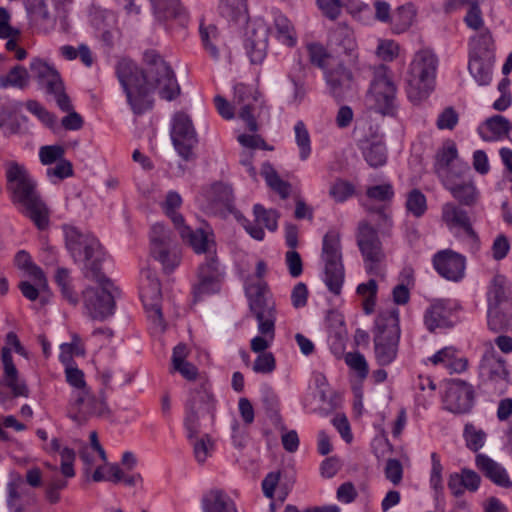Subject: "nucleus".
Segmentation results:
<instances>
[{
  "label": "nucleus",
  "instance_id": "34",
  "mask_svg": "<svg viewBox=\"0 0 512 512\" xmlns=\"http://www.w3.org/2000/svg\"><path fill=\"white\" fill-rule=\"evenodd\" d=\"M181 95V87L178 83L173 68L162 60V99L174 101Z\"/></svg>",
  "mask_w": 512,
  "mask_h": 512
},
{
  "label": "nucleus",
  "instance_id": "21",
  "mask_svg": "<svg viewBox=\"0 0 512 512\" xmlns=\"http://www.w3.org/2000/svg\"><path fill=\"white\" fill-rule=\"evenodd\" d=\"M253 214L255 223L250 222L248 219L244 220L243 226L246 232L255 240L262 241L265 237V232L262 226L266 227L269 231L275 232L278 228L279 213L274 209H266L261 204L253 206Z\"/></svg>",
  "mask_w": 512,
  "mask_h": 512
},
{
  "label": "nucleus",
  "instance_id": "36",
  "mask_svg": "<svg viewBox=\"0 0 512 512\" xmlns=\"http://www.w3.org/2000/svg\"><path fill=\"white\" fill-rule=\"evenodd\" d=\"M42 482H9L8 484V503L16 507L21 501L29 500L32 497V491L40 487Z\"/></svg>",
  "mask_w": 512,
  "mask_h": 512
},
{
  "label": "nucleus",
  "instance_id": "15",
  "mask_svg": "<svg viewBox=\"0 0 512 512\" xmlns=\"http://www.w3.org/2000/svg\"><path fill=\"white\" fill-rule=\"evenodd\" d=\"M474 387L462 379H450L443 396L444 409L454 414H467L474 405Z\"/></svg>",
  "mask_w": 512,
  "mask_h": 512
},
{
  "label": "nucleus",
  "instance_id": "1",
  "mask_svg": "<svg viewBox=\"0 0 512 512\" xmlns=\"http://www.w3.org/2000/svg\"><path fill=\"white\" fill-rule=\"evenodd\" d=\"M7 189L12 201L22 205L25 214L38 229L44 230L49 224V210L36 191V185L24 166L17 162L6 163Z\"/></svg>",
  "mask_w": 512,
  "mask_h": 512
},
{
  "label": "nucleus",
  "instance_id": "59",
  "mask_svg": "<svg viewBox=\"0 0 512 512\" xmlns=\"http://www.w3.org/2000/svg\"><path fill=\"white\" fill-rule=\"evenodd\" d=\"M10 14L6 8L0 7V38H18L20 30L10 25Z\"/></svg>",
  "mask_w": 512,
  "mask_h": 512
},
{
  "label": "nucleus",
  "instance_id": "43",
  "mask_svg": "<svg viewBox=\"0 0 512 512\" xmlns=\"http://www.w3.org/2000/svg\"><path fill=\"white\" fill-rule=\"evenodd\" d=\"M295 141L299 149V158L306 161L312 152L311 139L308 129L303 121L299 120L294 125Z\"/></svg>",
  "mask_w": 512,
  "mask_h": 512
},
{
  "label": "nucleus",
  "instance_id": "32",
  "mask_svg": "<svg viewBox=\"0 0 512 512\" xmlns=\"http://www.w3.org/2000/svg\"><path fill=\"white\" fill-rule=\"evenodd\" d=\"M204 512H237L233 500L221 490H210L203 495Z\"/></svg>",
  "mask_w": 512,
  "mask_h": 512
},
{
  "label": "nucleus",
  "instance_id": "47",
  "mask_svg": "<svg viewBox=\"0 0 512 512\" xmlns=\"http://www.w3.org/2000/svg\"><path fill=\"white\" fill-rule=\"evenodd\" d=\"M4 383L12 390L14 396H27L28 388L24 382L19 381L15 365L4 367Z\"/></svg>",
  "mask_w": 512,
  "mask_h": 512
},
{
  "label": "nucleus",
  "instance_id": "40",
  "mask_svg": "<svg viewBox=\"0 0 512 512\" xmlns=\"http://www.w3.org/2000/svg\"><path fill=\"white\" fill-rule=\"evenodd\" d=\"M173 369L175 371L179 372L181 374V376L183 378H185L187 381H196V380L199 381V388L195 389V391L193 392L192 398H191L189 406L187 408L192 406L195 397H197V394L203 390L202 385L204 383H206L209 393L212 394L211 386H210L208 380L204 376H201L199 374L198 368L194 364H192L190 362H184V363L174 367Z\"/></svg>",
  "mask_w": 512,
  "mask_h": 512
},
{
  "label": "nucleus",
  "instance_id": "35",
  "mask_svg": "<svg viewBox=\"0 0 512 512\" xmlns=\"http://www.w3.org/2000/svg\"><path fill=\"white\" fill-rule=\"evenodd\" d=\"M261 175L265 179L267 185L273 191L278 193L282 199L288 198L291 191V185L279 177L277 171L269 162L262 164Z\"/></svg>",
  "mask_w": 512,
  "mask_h": 512
},
{
  "label": "nucleus",
  "instance_id": "46",
  "mask_svg": "<svg viewBox=\"0 0 512 512\" xmlns=\"http://www.w3.org/2000/svg\"><path fill=\"white\" fill-rule=\"evenodd\" d=\"M28 79L27 70L22 66H16L7 75L0 76V86L3 88L15 86L22 89L27 86Z\"/></svg>",
  "mask_w": 512,
  "mask_h": 512
},
{
  "label": "nucleus",
  "instance_id": "28",
  "mask_svg": "<svg viewBox=\"0 0 512 512\" xmlns=\"http://www.w3.org/2000/svg\"><path fill=\"white\" fill-rule=\"evenodd\" d=\"M207 209L213 214L231 211L233 208V191L230 185L215 183L208 192Z\"/></svg>",
  "mask_w": 512,
  "mask_h": 512
},
{
  "label": "nucleus",
  "instance_id": "5",
  "mask_svg": "<svg viewBox=\"0 0 512 512\" xmlns=\"http://www.w3.org/2000/svg\"><path fill=\"white\" fill-rule=\"evenodd\" d=\"M400 336L399 309L381 311L375 320L374 333V353L380 366H387L396 359Z\"/></svg>",
  "mask_w": 512,
  "mask_h": 512
},
{
  "label": "nucleus",
  "instance_id": "48",
  "mask_svg": "<svg viewBox=\"0 0 512 512\" xmlns=\"http://www.w3.org/2000/svg\"><path fill=\"white\" fill-rule=\"evenodd\" d=\"M366 196L371 200L389 206L395 196V192L391 183H384L368 187Z\"/></svg>",
  "mask_w": 512,
  "mask_h": 512
},
{
  "label": "nucleus",
  "instance_id": "31",
  "mask_svg": "<svg viewBox=\"0 0 512 512\" xmlns=\"http://www.w3.org/2000/svg\"><path fill=\"white\" fill-rule=\"evenodd\" d=\"M470 57L494 59L495 43L491 31L482 29L469 39Z\"/></svg>",
  "mask_w": 512,
  "mask_h": 512
},
{
  "label": "nucleus",
  "instance_id": "33",
  "mask_svg": "<svg viewBox=\"0 0 512 512\" xmlns=\"http://www.w3.org/2000/svg\"><path fill=\"white\" fill-rule=\"evenodd\" d=\"M511 129L510 122L502 115L488 118L478 127L481 138L485 141H493L506 135Z\"/></svg>",
  "mask_w": 512,
  "mask_h": 512
},
{
  "label": "nucleus",
  "instance_id": "44",
  "mask_svg": "<svg viewBox=\"0 0 512 512\" xmlns=\"http://www.w3.org/2000/svg\"><path fill=\"white\" fill-rule=\"evenodd\" d=\"M405 207L414 217H422L428 208L426 196L419 189H412L407 195Z\"/></svg>",
  "mask_w": 512,
  "mask_h": 512
},
{
  "label": "nucleus",
  "instance_id": "29",
  "mask_svg": "<svg viewBox=\"0 0 512 512\" xmlns=\"http://www.w3.org/2000/svg\"><path fill=\"white\" fill-rule=\"evenodd\" d=\"M183 200L180 194L176 191H169L164 201L162 202V211L167 218L173 223L174 228L180 235H184L187 232V225L185 219L180 212L182 208Z\"/></svg>",
  "mask_w": 512,
  "mask_h": 512
},
{
  "label": "nucleus",
  "instance_id": "50",
  "mask_svg": "<svg viewBox=\"0 0 512 512\" xmlns=\"http://www.w3.org/2000/svg\"><path fill=\"white\" fill-rule=\"evenodd\" d=\"M413 20L414 13L410 7L402 6L398 8L392 18L394 32L397 34L405 32L412 25Z\"/></svg>",
  "mask_w": 512,
  "mask_h": 512
},
{
  "label": "nucleus",
  "instance_id": "24",
  "mask_svg": "<svg viewBox=\"0 0 512 512\" xmlns=\"http://www.w3.org/2000/svg\"><path fill=\"white\" fill-rule=\"evenodd\" d=\"M508 375L504 359L496 356L494 351L483 355L479 364V376L484 383H504Z\"/></svg>",
  "mask_w": 512,
  "mask_h": 512
},
{
  "label": "nucleus",
  "instance_id": "9",
  "mask_svg": "<svg viewBox=\"0 0 512 512\" xmlns=\"http://www.w3.org/2000/svg\"><path fill=\"white\" fill-rule=\"evenodd\" d=\"M86 276L94 280L98 287H88L83 291L85 307L93 319L103 320L114 312L113 284L100 272V265L96 262L91 263L90 274Z\"/></svg>",
  "mask_w": 512,
  "mask_h": 512
},
{
  "label": "nucleus",
  "instance_id": "12",
  "mask_svg": "<svg viewBox=\"0 0 512 512\" xmlns=\"http://www.w3.org/2000/svg\"><path fill=\"white\" fill-rule=\"evenodd\" d=\"M356 241L363 257L366 272L377 275L379 273V264L385 258L382 242L377 230L367 221L359 222Z\"/></svg>",
  "mask_w": 512,
  "mask_h": 512
},
{
  "label": "nucleus",
  "instance_id": "60",
  "mask_svg": "<svg viewBox=\"0 0 512 512\" xmlns=\"http://www.w3.org/2000/svg\"><path fill=\"white\" fill-rule=\"evenodd\" d=\"M459 116L452 107L445 108L438 116L436 126L440 130H452L457 125Z\"/></svg>",
  "mask_w": 512,
  "mask_h": 512
},
{
  "label": "nucleus",
  "instance_id": "26",
  "mask_svg": "<svg viewBox=\"0 0 512 512\" xmlns=\"http://www.w3.org/2000/svg\"><path fill=\"white\" fill-rule=\"evenodd\" d=\"M189 17L180 0H162V26L168 32L184 28Z\"/></svg>",
  "mask_w": 512,
  "mask_h": 512
},
{
  "label": "nucleus",
  "instance_id": "19",
  "mask_svg": "<svg viewBox=\"0 0 512 512\" xmlns=\"http://www.w3.org/2000/svg\"><path fill=\"white\" fill-rule=\"evenodd\" d=\"M72 409L73 411L70 413V418L79 425L85 424L94 417H103L108 414L106 403L91 394L89 390L78 391Z\"/></svg>",
  "mask_w": 512,
  "mask_h": 512
},
{
  "label": "nucleus",
  "instance_id": "11",
  "mask_svg": "<svg viewBox=\"0 0 512 512\" xmlns=\"http://www.w3.org/2000/svg\"><path fill=\"white\" fill-rule=\"evenodd\" d=\"M369 93L378 112L390 116L396 113L397 88L392 80V72L386 65L380 64L374 67Z\"/></svg>",
  "mask_w": 512,
  "mask_h": 512
},
{
  "label": "nucleus",
  "instance_id": "56",
  "mask_svg": "<svg viewBox=\"0 0 512 512\" xmlns=\"http://www.w3.org/2000/svg\"><path fill=\"white\" fill-rule=\"evenodd\" d=\"M316 4L321 13L329 20L335 21L341 15L343 7L341 0H316Z\"/></svg>",
  "mask_w": 512,
  "mask_h": 512
},
{
  "label": "nucleus",
  "instance_id": "39",
  "mask_svg": "<svg viewBox=\"0 0 512 512\" xmlns=\"http://www.w3.org/2000/svg\"><path fill=\"white\" fill-rule=\"evenodd\" d=\"M476 465L484 476L490 480H509L506 470L485 454L476 456Z\"/></svg>",
  "mask_w": 512,
  "mask_h": 512
},
{
  "label": "nucleus",
  "instance_id": "4",
  "mask_svg": "<svg viewBox=\"0 0 512 512\" xmlns=\"http://www.w3.org/2000/svg\"><path fill=\"white\" fill-rule=\"evenodd\" d=\"M117 77L135 113H142L152 106L149 95L157 83V74L149 75L132 61L123 59L117 65Z\"/></svg>",
  "mask_w": 512,
  "mask_h": 512
},
{
  "label": "nucleus",
  "instance_id": "14",
  "mask_svg": "<svg viewBox=\"0 0 512 512\" xmlns=\"http://www.w3.org/2000/svg\"><path fill=\"white\" fill-rule=\"evenodd\" d=\"M64 231L67 249L76 262L85 264L88 270L87 274H90L91 263L96 262L99 265L96 258V253L100 247L98 240L91 234L83 233L74 226H66Z\"/></svg>",
  "mask_w": 512,
  "mask_h": 512
},
{
  "label": "nucleus",
  "instance_id": "6",
  "mask_svg": "<svg viewBox=\"0 0 512 512\" xmlns=\"http://www.w3.org/2000/svg\"><path fill=\"white\" fill-rule=\"evenodd\" d=\"M487 325L492 332L506 329L512 319V284L501 274L495 275L487 292Z\"/></svg>",
  "mask_w": 512,
  "mask_h": 512
},
{
  "label": "nucleus",
  "instance_id": "61",
  "mask_svg": "<svg viewBox=\"0 0 512 512\" xmlns=\"http://www.w3.org/2000/svg\"><path fill=\"white\" fill-rule=\"evenodd\" d=\"M346 364L357 371L362 377L368 374V364L363 354L359 352H349L345 355Z\"/></svg>",
  "mask_w": 512,
  "mask_h": 512
},
{
  "label": "nucleus",
  "instance_id": "13",
  "mask_svg": "<svg viewBox=\"0 0 512 512\" xmlns=\"http://www.w3.org/2000/svg\"><path fill=\"white\" fill-rule=\"evenodd\" d=\"M170 134L179 156L185 161L194 160L196 156L193 149L198 139L191 118L183 112L175 113L171 121Z\"/></svg>",
  "mask_w": 512,
  "mask_h": 512
},
{
  "label": "nucleus",
  "instance_id": "37",
  "mask_svg": "<svg viewBox=\"0 0 512 512\" xmlns=\"http://www.w3.org/2000/svg\"><path fill=\"white\" fill-rule=\"evenodd\" d=\"M494 59L470 57L468 68L471 75L480 85H487L492 79V64Z\"/></svg>",
  "mask_w": 512,
  "mask_h": 512
},
{
  "label": "nucleus",
  "instance_id": "53",
  "mask_svg": "<svg viewBox=\"0 0 512 512\" xmlns=\"http://www.w3.org/2000/svg\"><path fill=\"white\" fill-rule=\"evenodd\" d=\"M60 349V359L63 363H68L73 356H82L85 353L84 345L77 335L72 336L71 343L62 344Z\"/></svg>",
  "mask_w": 512,
  "mask_h": 512
},
{
  "label": "nucleus",
  "instance_id": "63",
  "mask_svg": "<svg viewBox=\"0 0 512 512\" xmlns=\"http://www.w3.org/2000/svg\"><path fill=\"white\" fill-rule=\"evenodd\" d=\"M285 263L289 274L293 278L299 277L303 272V262L296 250H288L285 254Z\"/></svg>",
  "mask_w": 512,
  "mask_h": 512
},
{
  "label": "nucleus",
  "instance_id": "52",
  "mask_svg": "<svg viewBox=\"0 0 512 512\" xmlns=\"http://www.w3.org/2000/svg\"><path fill=\"white\" fill-rule=\"evenodd\" d=\"M220 290V282L197 276V282L193 286V293L196 300L204 296L212 295Z\"/></svg>",
  "mask_w": 512,
  "mask_h": 512
},
{
  "label": "nucleus",
  "instance_id": "27",
  "mask_svg": "<svg viewBox=\"0 0 512 512\" xmlns=\"http://www.w3.org/2000/svg\"><path fill=\"white\" fill-rule=\"evenodd\" d=\"M330 44L337 54L356 57L357 43L353 30L345 24H339L330 35Z\"/></svg>",
  "mask_w": 512,
  "mask_h": 512
},
{
  "label": "nucleus",
  "instance_id": "17",
  "mask_svg": "<svg viewBox=\"0 0 512 512\" xmlns=\"http://www.w3.org/2000/svg\"><path fill=\"white\" fill-rule=\"evenodd\" d=\"M458 305L450 299H434L426 308L423 321L429 332L451 328L457 322Z\"/></svg>",
  "mask_w": 512,
  "mask_h": 512
},
{
  "label": "nucleus",
  "instance_id": "20",
  "mask_svg": "<svg viewBox=\"0 0 512 512\" xmlns=\"http://www.w3.org/2000/svg\"><path fill=\"white\" fill-rule=\"evenodd\" d=\"M433 266L441 277L458 282L465 275L466 259L463 255L446 249L433 256Z\"/></svg>",
  "mask_w": 512,
  "mask_h": 512
},
{
  "label": "nucleus",
  "instance_id": "8",
  "mask_svg": "<svg viewBox=\"0 0 512 512\" xmlns=\"http://www.w3.org/2000/svg\"><path fill=\"white\" fill-rule=\"evenodd\" d=\"M150 256L153 259L154 265L148 261L147 265L142 269L141 273L144 283L141 289V299L148 318L157 327L160 320V307L158 305L160 282L156 265L160 257V230L157 225L152 227L150 233Z\"/></svg>",
  "mask_w": 512,
  "mask_h": 512
},
{
  "label": "nucleus",
  "instance_id": "23",
  "mask_svg": "<svg viewBox=\"0 0 512 512\" xmlns=\"http://www.w3.org/2000/svg\"><path fill=\"white\" fill-rule=\"evenodd\" d=\"M325 80L329 93L336 99H342L354 84L351 70L341 63L325 71Z\"/></svg>",
  "mask_w": 512,
  "mask_h": 512
},
{
  "label": "nucleus",
  "instance_id": "64",
  "mask_svg": "<svg viewBox=\"0 0 512 512\" xmlns=\"http://www.w3.org/2000/svg\"><path fill=\"white\" fill-rule=\"evenodd\" d=\"M307 51L309 55L310 62L319 67L323 68L325 66L326 59L328 58V54L323 45L319 43H310L307 45Z\"/></svg>",
  "mask_w": 512,
  "mask_h": 512
},
{
  "label": "nucleus",
  "instance_id": "62",
  "mask_svg": "<svg viewBox=\"0 0 512 512\" xmlns=\"http://www.w3.org/2000/svg\"><path fill=\"white\" fill-rule=\"evenodd\" d=\"M64 148L59 145L43 146L40 149V160L44 165H50L63 158Z\"/></svg>",
  "mask_w": 512,
  "mask_h": 512
},
{
  "label": "nucleus",
  "instance_id": "45",
  "mask_svg": "<svg viewBox=\"0 0 512 512\" xmlns=\"http://www.w3.org/2000/svg\"><path fill=\"white\" fill-rule=\"evenodd\" d=\"M486 436V433L482 429L476 428V426L471 423H467L464 426L463 437L466 446L473 452H477L484 446Z\"/></svg>",
  "mask_w": 512,
  "mask_h": 512
},
{
  "label": "nucleus",
  "instance_id": "38",
  "mask_svg": "<svg viewBox=\"0 0 512 512\" xmlns=\"http://www.w3.org/2000/svg\"><path fill=\"white\" fill-rule=\"evenodd\" d=\"M166 235L162 229V273H172L181 262V249L176 243L164 244Z\"/></svg>",
  "mask_w": 512,
  "mask_h": 512
},
{
  "label": "nucleus",
  "instance_id": "16",
  "mask_svg": "<svg viewBox=\"0 0 512 512\" xmlns=\"http://www.w3.org/2000/svg\"><path fill=\"white\" fill-rule=\"evenodd\" d=\"M433 168L441 184L452 177H463L469 171V166L466 163L458 161V149L452 140H447L438 149Z\"/></svg>",
  "mask_w": 512,
  "mask_h": 512
},
{
  "label": "nucleus",
  "instance_id": "22",
  "mask_svg": "<svg viewBox=\"0 0 512 512\" xmlns=\"http://www.w3.org/2000/svg\"><path fill=\"white\" fill-rule=\"evenodd\" d=\"M268 32L269 29L264 23H255L248 27L244 46L254 64L260 63L266 55Z\"/></svg>",
  "mask_w": 512,
  "mask_h": 512
},
{
  "label": "nucleus",
  "instance_id": "3",
  "mask_svg": "<svg viewBox=\"0 0 512 512\" xmlns=\"http://www.w3.org/2000/svg\"><path fill=\"white\" fill-rule=\"evenodd\" d=\"M203 390L197 394L191 407L187 408L185 428L187 437L193 447L195 459L205 462L214 451V443L208 434L199 436L201 431V420L208 418L213 422L215 418L216 400L213 394L209 393L206 383L202 385Z\"/></svg>",
  "mask_w": 512,
  "mask_h": 512
},
{
  "label": "nucleus",
  "instance_id": "25",
  "mask_svg": "<svg viewBox=\"0 0 512 512\" xmlns=\"http://www.w3.org/2000/svg\"><path fill=\"white\" fill-rule=\"evenodd\" d=\"M462 178L452 177L443 182L442 185L460 204L474 206L479 200L480 192L473 180L462 181Z\"/></svg>",
  "mask_w": 512,
  "mask_h": 512
},
{
  "label": "nucleus",
  "instance_id": "18",
  "mask_svg": "<svg viewBox=\"0 0 512 512\" xmlns=\"http://www.w3.org/2000/svg\"><path fill=\"white\" fill-rule=\"evenodd\" d=\"M440 220L442 224L454 235L462 233L466 237L476 240L478 235L473 228L468 212L455 202H446L441 206Z\"/></svg>",
  "mask_w": 512,
  "mask_h": 512
},
{
  "label": "nucleus",
  "instance_id": "42",
  "mask_svg": "<svg viewBox=\"0 0 512 512\" xmlns=\"http://www.w3.org/2000/svg\"><path fill=\"white\" fill-rule=\"evenodd\" d=\"M199 33L204 48L213 59L217 60L220 56L219 50L217 48L219 38V32L217 27L213 24H210L208 26H204L203 24H201L199 27Z\"/></svg>",
  "mask_w": 512,
  "mask_h": 512
},
{
  "label": "nucleus",
  "instance_id": "51",
  "mask_svg": "<svg viewBox=\"0 0 512 512\" xmlns=\"http://www.w3.org/2000/svg\"><path fill=\"white\" fill-rule=\"evenodd\" d=\"M263 493L267 498H276L280 502H284L291 485L289 482H262Z\"/></svg>",
  "mask_w": 512,
  "mask_h": 512
},
{
  "label": "nucleus",
  "instance_id": "10",
  "mask_svg": "<svg viewBox=\"0 0 512 512\" xmlns=\"http://www.w3.org/2000/svg\"><path fill=\"white\" fill-rule=\"evenodd\" d=\"M321 258L324 263V282L329 291L340 295L345 272L342 262V247L339 232L329 230L323 237Z\"/></svg>",
  "mask_w": 512,
  "mask_h": 512
},
{
  "label": "nucleus",
  "instance_id": "41",
  "mask_svg": "<svg viewBox=\"0 0 512 512\" xmlns=\"http://www.w3.org/2000/svg\"><path fill=\"white\" fill-rule=\"evenodd\" d=\"M274 26L277 31V38L282 44L288 47H293L296 44L297 38L294 28L285 15L276 14L274 17Z\"/></svg>",
  "mask_w": 512,
  "mask_h": 512
},
{
  "label": "nucleus",
  "instance_id": "58",
  "mask_svg": "<svg viewBox=\"0 0 512 512\" xmlns=\"http://www.w3.org/2000/svg\"><path fill=\"white\" fill-rule=\"evenodd\" d=\"M182 239L187 240L196 253H204L208 249L207 237L202 232H194L187 226V232L180 235Z\"/></svg>",
  "mask_w": 512,
  "mask_h": 512
},
{
  "label": "nucleus",
  "instance_id": "49",
  "mask_svg": "<svg viewBox=\"0 0 512 512\" xmlns=\"http://www.w3.org/2000/svg\"><path fill=\"white\" fill-rule=\"evenodd\" d=\"M197 276L204 277L220 282L221 272L219 269L218 258L214 253L208 252L205 261L200 264Z\"/></svg>",
  "mask_w": 512,
  "mask_h": 512
},
{
  "label": "nucleus",
  "instance_id": "7",
  "mask_svg": "<svg viewBox=\"0 0 512 512\" xmlns=\"http://www.w3.org/2000/svg\"><path fill=\"white\" fill-rule=\"evenodd\" d=\"M437 58L429 50H420L410 63L407 76V95L418 103L426 99L434 89Z\"/></svg>",
  "mask_w": 512,
  "mask_h": 512
},
{
  "label": "nucleus",
  "instance_id": "55",
  "mask_svg": "<svg viewBox=\"0 0 512 512\" xmlns=\"http://www.w3.org/2000/svg\"><path fill=\"white\" fill-rule=\"evenodd\" d=\"M464 22L467 25V27L477 32L481 31L482 29H487V27H485L484 25L482 11L477 2H473L470 5L464 17Z\"/></svg>",
  "mask_w": 512,
  "mask_h": 512
},
{
  "label": "nucleus",
  "instance_id": "30",
  "mask_svg": "<svg viewBox=\"0 0 512 512\" xmlns=\"http://www.w3.org/2000/svg\"><path fill=\"white\" fill-rule=\"evenodd\" d=\"M362 155L372 168L384 166L387 162V148L384 141L374 137L360 141Z\"/></svg>",
  "mask_w": 512,
  "mask_h": 512
},
{
  "label": "nucleus",
  "instance_id": "2",
  "mask_svg": "<svg viewBox=\"0 0 512 512\" xmlns=\"http://www.w3.org/2000/svg\"><path fill=\"white\" fill-rule=\"evenodd\" d=\"M249 307L258 322L261 336L251 339L250 347L255 353H266L275 337L276 308L267 283L259 282L246 287Z\"/></svg>",
  "mask_w": 512,
  "mask_h": 512
},
{
  "label": "nucleus",
  "instance_id": "57",
  "mask_svg": "<svg viewBox=\"0 0 512 512\" xmlns=\"http://www.w3.org/2000/svg\"><path fill=\"white\" fill-rule=\"evenodd\" d=\"M275 368L276 360L271 352L259 354L252 366L253 371L260 374H270Z\"/></svg>",
  "mask_w": 512,
  "mask_h": 512
},
{
  "label": "nucleus",
  "instance_id": "54",
  "mask_svg": "<svg viewBox=\"0 0 512 512\" xmlns=\"http://www.w3.org/2000/svg\"><path fill=\"white\" fill-rule=\"evenodd\" d=\"M354 186L345 180L337 179L330 187L329 194L336 202H344L354 194Z\"/></svg>",
  "mask_w": 512,
  "mask_h": 512
}]
</instances>
